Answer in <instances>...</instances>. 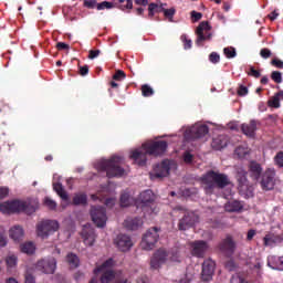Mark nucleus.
<instances>
[{"label":"nucleus","instance_id":"nucleus-13","mask_svg":"<svg viewBox=\"0 0 283 283\" xmlns=\"http://www.w3.org/2000/svg\"><path fill=\"white\" fill-rule=\"evenodd\" d=\"M25 208V201L13 200L0 205V211L3 213H21Z\"/></svg>","mask_w":283,"mask_h":283},{"label":"nucleus","instance_id":"nucleus-43","mask_svg":"<svg viewBox=\"0 0 283 283\" xmlns=\"http://www.w3.org/2000/svg\"><path fill=\"white\" fill-rule=\"evenodd\" d=\"M44 205L52 211H54V209H56V201L52 200L50 197L44 198Z\"/></svg>","mask_w":283,"mask_h":283},{"label":"nucleus","instance_id":"nucleus-53","mask_svg":"<svg viewBox=\"0 0 283 283\" xmlns=\"http://www.w3.org/2000/svg\"><path fill=\"white\" fill-rule=\"evenodd\" d=\"M272 52L269 50V49H261V51H260V56L262 57V59H271V56H272Z\"/></svg>","mask_w":283,"mask_h":283},{"label":"nucleus","instance_id":"nucleus-29","mask_svg":"<svg viewBox=\"0 0 283 283\" xmlns=\"http://www.w3.org/2000/svg\"><path fill=\"white\" fill-rule=\"evenodd\" d=\"M66 262L70 269H78V265L81 264V260L78 259V255L72 252L66 255Z\"/></svg>","mask_w":283,"mask_h":283},{"label":"nucleus","instance_id":"nucleus-63","mask_svg":"<svg viewBox=\"0 0 283 283\" xmlns=\"http://www.w3.org/2000/svg\"><path fill=\"white\" fill-rule=\"evenodd\" d=\"M178 283H191V277L187 274L184 275V277H181Z\"/></svg>","mask_w":283,"mask_h":283},{"label":"nucleus","instance_id":"nucleus-30","mask_svg":"<svg viewBox=\"0 0 283 283\" xmlns=\"http://www.w3.org/2000/svg\"><path fill=\"white\" fill-rule=\"evenodd\" d=\"M53 190L60 196L62 200H69L70 197L67 196V192L63 188V184L61 182H55L53 184Z\"/></svg>","mask_w":283,"mask_h":283},{"label":"nucleus","instance_id":"nucleus-2","mask_svg":"<svg viewBox=\"0 0 283 283\" xmlns=\"http://www.w3.org/2000/svg\"><path fill=\"white\" fill-rule=\"evenodd\" d=\"M203 189L206 193H213L216 189H224L231 185L229 176L227 174H221L220 171L209 170L207 171L202 179Z\"/></svg>","mask_w":283,"mask_h":283},{"label":"nucleus","instance_id":"nucleus-6","mask_svg":"<svg viewBox=\"0 0 283 283\" xmlns=\"http://www.w3.org/2000/svg\"><path fill=\"white\" fill-rule=\"evenodd\" d=\"M56 231H59V222L56 220H42L36 224V233L43 240H46Z\"/></svg>","mask_w":283,"mask_h":283},{"label":"nucleus","instance_id":"nucleus-28","mask_svg":"<svg viewBox=\"0 0 283 283\" xmlns=\"http://www.w3.org/2000/svg\"><path fill=\"white\" fill-rule=\"evenodd\" d=\"M9 235L12 240H14V242L21 240V238H23V228L20 226L11 228L9 231Z\"/></svg>","mask_w":283,"mask_h":283},{"label":"nucleus","instance_id":"nucleus-12","mask_svg":"<svg viewBox=\"0 0 283 283\" xmlns=\"http://www.w3.org/2000/svg\"><path fill=\"white\" fill-rule=\"evenodd\" d=\"M171 171V161L169 159H164L160 164L154 167L153 172H150V180H156V178H167Z\"/></svg>","mask_w":283,"mask_h":283},{"label":"nucleus","instance_id":"nucleus-52","mask_svg":"<svg viewBox=\"0 0 283 283\" xmlns=\"http://www.w3.org/2000/svg\"><path fill=\"white\" fill-rule=\"evenodd\" d=\"M9 193H10V188L0 187V200H3L4 198H8Z\"/></svg>","mask_w":283,"mask_h":283},{"label":"nucleus","instance_id":"nucleus-33","mask_svg":"<svg viewBox=\"0 0 283 283\" xmlns=\"http://www.w3.org/2000/svg\"><path fill=\"white\" fill-rule=\"evenodd\" d=\"M73 205L75 207H78L80 205H87V195L86 193H76L74 197H73Z\"/></svg>","mask_w":283,"mask_h":283},{"label":"nucleus","instance_id":"nucleus-4","mask_svg":"<svg viewBox=\"0 0 283 283\" xmlns=\"http://www.w3.org/2000/svg\"><path fill=\"white\" fill-rule=\"evenodd\" d=\"M151 205H154V192L151 190L140 192L139 198L135 200V207L142 209L144 216H146V213H155Z\"/></svg>","mask_w":283,"mask_h":283},{"label":"nucleus","instance_id":"nucleus-37","mask_svg":"<svg viewBox=\"0 0 283 283\" xmlns=\"http://www.w3.org/2000/svg\"><path fill=\"white\" fill-rule=\"evenodd\" d=\"M154 94H155L154 88H151L149 84L142 85V95L145 98H149V96H154Z\"/></svg>","mask_w":283,"mask_h":283},{"label":"nucleus","instance_id":"nucleus-50","mask_svg":"<svg viewBox=\"0 0 283 283\" xmlns=\"http://www.w3.org/2000/svg\"><path fill=\"white\" fill-rule=\"evenodd\" d=\"M269 103L270 107H274L275 109H277L280 107V97L274 95Z\"/></svg>","mask_w":283,"mask_h":283},{"label":"nucleus","instance_id":"nucleus-56","mask_svg":"<svg viewBox=\"0 0 283 283\" xmlns=\"http://www.w3.org/2000/svg\"><path fill=\"white\" fill-rule=\"evenodd\" d=\"M101 54V50H91L88 52V59L94 60L97 59V56H99Z\"/></svg>","mask_w":283,"mask_h":283},{"label":"nucleus","instance_id":"nucleus-55","mask_svg":"<svg viewBox=\"0 0 283 283\" xmlns=\"http://www.w3.org/2000/svg\"><path fill=\"white\" fill-rule=\"evenodd\" d=\"M249 94V88L244 85H240L238 88V95L239 96H247Z\"/></svg>","mask_w":283,"mask_h":283},{"label":"nucleus","instance_id":"nucleus-24","mask_svg":"<svg viewBox=\"0 0 283 283\" xmlns=\"http://www.w3.org/2000/svg\"><path fill=\"white\" fill-rule=\"evenodd\" d=\"M227 145H229V136L227 135H219L214 137L211 143L212 149H216L217 151H221Z\"/></svg>","mask_w":283,"mask_h":283},{"label":"nucleus","instance_id":"nucleus-17","mask_svg":"<svg viewBox=\"0 0 283 283\" xmlns=\"http://www.w3.org/2000/svg\"><path fill=\"white\" fill-rule=\"evenodd\" d=\"M209 134V126L207 124H195L190 129H189V138L191 140H198V138H205Z\"/></svg>","mask_w":283,"mask_h":283},{"label":"nucleus","instance_id":"nucleus-40","mask_svg":"<svg viewBox=\"0 0 283 283\" xmlns=\"http://www.w3.org/2000/svg\"><path fill=\"white\" fill-rule=\"evenodd\" d=\"M112 8H114V3L109 1H103L96 6L97 10H112Z\"/></svg>","mask_w":283,"mask_h":283},{"label":"nucleus","instance_id":"nucleus-34","mask_svg":"<svg viewBox=\"0 0 283 283\" xmlns=\"http://www.w3.org/2000/svg\"><path fill=\"white\" fill-rule=\"evenodd\" d=\"M102 273L101 283H109L116 277V274L112 270H104Z\"/></svg>","mask_w":283,"mask_h":283},{"label":"nucleus","instance_id":"nucleus-3","mask_svg":"<svg viewBox=\"0 0 283 283\" xmlns=\"http://www.w3.org/2000/svg\"><path fill=\"white\" fill-rule=\"evenodd\" d=\"M96 169L97 171H105L108 178H123L125 176L122 156H113L109 159L98 161Z\"/></svg>","mask_w":283,"mask_h":283},{"label":"nucleus","instance_id":"nucleus-61","mask_svg":"<svg viewBox=\"0 0 283 283\" xmlns=\"http://www.w3.org/2000/svg\"><path fill=\"white\" fill-rule=\"evenodd\" d=\"M226 269H229L230 271H233L235 269V262L233 260H230L226 263Z\"/></svg>","mask_w":283,"mask_h":283},{"label":"nucleus","instance_id":"nucleus-58","mask_svg":"<svg viewBox=\"0 0 283 283\" xmlns=\"http://www.w3.org/2000/svg\"><path fill=\"white\" fill-rule=\"evenodd\" d=\"M191 19L195 22L200 21V19H202V14L198 11H191Z\"/></svg>","mask_w":283,"mask_h":283},{"label":"nucleus","instance_id":"nucleus-11","mask_svg":"<svg viewBox=\"0 0 283 283\" xmlns=\"http://www.w3.org/2000/svg\"><path fill=\"white\" fill-rule=\"evenodd\" d=\"M260 186L263 191H272L275 187V169L268 168L260 179Z\"/></svg>","mask_w":283,"mask_h":283},{"label":"nucleus","instance_id":"nucleus-57","mask_svg":"<svg viewBox=\"0 0 283 283\" xmlns=\"http://www.w3.org/2000/svg\"><path fill=\"white\" fill-rule=\"evenodd\" d=\"M90 74V66L84 65L80 66V75L81 76H87Z\"/></svg>","mask_w":283,"mask_h":283},{"label":"nucleus","instance_id":"nucleus-44","mask_svg":"<svg viewBox=\"0 0 283 283\" xmlns=\"http://www.w3.org/2000/svg\"><path fill=\"white\" fill-rule=\"evenodd\" d=\"M209 61H210V63H213L214 65L220 63V54H218V52H211L209 54Z\"/></svg>","mask_w":283,"mask_h":283},{"label":"nucleus","instance_id":"nucleus-62","mask_svg":"<svg viewBox=\"0 0 283 283\" xmlns=\"http://www.w3.org/2000/svg\"><path fill=\"white\" fill-rule=\"evenodd\" d=\"M191 44H192L191 40L185 38V41H184L185 50H191Z\"/></svg>","mask_w":283,"mask_h":283},{"label":"nucleus","instance_id":"nucleus-22","mask_svg":"<svg viewBox=\"0 0 283 283\" xmlns=\"http://www.w3.org/2000/svg\"><path fill=\"white\" fill-rule=\"evenodd\" d=\"M258 125H260V123H258V120L252 119L250 120V123H243L241 125V132L242 134H244V136H248V138H255V132H258Z\"/></svg>","mask_w":283,"mask_h":283},{"label":"nucleus","instance_id":"nucleus-21","mask_svg":"<svg viewBox=\"0 0 283 283\" xmlns=\"http://www.w3.org/2000/svg\"><path fill=\"white\" fill-rule=\"evenodd\" d=\"M81 235L86 247H94V243L96 242V232L94 231V228L90 224L84 226Z\"/></svg>","mask_w":283,"mask_h":283},{"label":"nucleus","instance_id":"nucleus-60","mask_svg":"<svg viewBox=\"0 0 283 283\" xmlns=\"http://www.w3.org/2000/svg\"><path fill=\"white\" fill-rule=\"evenodd\" d=\"M56 49L57 50H70V44L65 42H57L56 43Z\"/></svg>","mask_w":283,"mask_h":283},{"label":"nucleus","instance_id":"nucleus-49","mask_svg":"<svg viewBox=\"0 0 283 283\" xmlns=\"http://www.w3.org/2000/svg\"><path fill=\"white\" fill-rule=\"evenodd\" d=\"M164 14H165V17H167V19H169V21H172L174 20V14H176V9H174V8L165 9Z\"/></svg>","mask_w":283,"mask_h":283},{"label":"nucleus","instance_id":"nucleus-31","mask_svg":"<svg viewBox=\"0 0 283 283\" xmlns=\"http://www.w3.org/2000/svg\"><path fill=\"white\" fill-rule=\"evenodd\" d=\"M114 266V259H107L103 265H99L94 269L95 275H98V273H103V271H107V269H112Z\"/></svg>","mask_w":283,"mask_h":283},{"label":"nucleus","instance_id":"nucleus-26","mask_svg":"<svg viewBox=\"0 0 283 283\" xmlns=\"http://www.w3.org/2000/svg\"><path fill=\"white\" fill-rule=\"evenodd\" d=\"M243 208L244 206H242L241 202L238 200L230 201L226 205V211H228L229 213H238Z\"/></svg>","mask_w":283,"mask_h":283},{"label":"nucleus","instance_id":"nucleus-45","mask_svg":"<svg viewBox=\"0 0 283 283\" xmlns=\"http://www.w3.org/2000/svg\"><path fill=\"white\" fill-rule=\"evenodd\" d=\"M248 76H253V78H260L262 76V73H260V71L255 70V67L250 66Z\"/></svg>","mask_w":283,"mask_h":283},{"label":"nucleus","instance_id":"nucleus-18","mask_svg":"<svg viewBox=\"0 0 283 283\" xmlns=\"http://www.w3.org/2000/svg\"><path fill=\"white\" fill-rule=\"evenodd\" d=\"M165 262H167V250L159 249L154 253L153 258L150 259V269H154L156 271L160 266H163Z\"/></svg>","mask_w":283,"mask_h":283},{"label":"nucleus","instance_id":"nucleus-59","mask_svg":"<svg viewBox=\"0 0 283 283\" xmlns=\"http://www.w3.org/2000/svg\"><path fill=\"white\" fill-rule=\"evenodd\" d=\"M24 283H36V281L34 280L33 275L30 274L29 272L25 273V277H24Z\"/></svg>","mask_w":283,"mask_h":283},{"label":"nucleus","instance_id":"nucleus-51","mask_svg":"<svg viewBox=\"0 0 283 283\" xmlns=\"http://www.w3.org/2000/svg\"><path fill=\"white\" fill-rule=\"evenodd\" d=\"M274 161L277 165V167H283V151H280L274 157Z\"/></svg>","mask_w":283,"mask_h":283},{"label":"nucleus","instance_id":"nucleus-27","mask_svg":"<svg viewBox=\"0 0 283 283\" xmlns=\"http://www.w3.org/2000/svg\"><path fill=\"white\" fill-rule=\"evenodd\" d=\"M20 251L21 253H25L27 255H32L34 254V251H36V247L32 241L24 242L20 244Z\"/></svg>","mask_w":283,"mask_h":283},{"label":"nucleus","instance_id":"nucleus-42","mask_svg":"<svg viewBox=\"0 0 283 283\" xmlns=\"http://www.w3.org/2000/svg\"><path fill=\"white\" fill-rule=\"evenodd\" d=\"M271 78L272 81H274V83H277V84L282 83V72L273 71L271 73Z\"/></svg>","mask_w":283,"mask_h":283},{"label":"nucleus","instance_id":"nucleus-15","mask_svg":"<svg viewBox=\"0 0 283 283\" xmlns=\"http://www.w3.org/2000/svg\"><path fill=\"white\" fill-rule=\"evenodd\" d=\"M36 269L46 273V275H52L56 271V259L49 258L38 261Z\"/></svg>","mask_w":283,"mask_h":283},{"label":"nucleus","instance_id":"nucleus-36","mask_svg":"<svg viewBox=\"0 0 283 283\" xmlns=\"http://www.w3.org/2000/svg\"><path fill=\"white\" fill-rule=\"evenodd\" d=\"M263 242L265 247H273V244H275V242H280V237L275 235V234H266L263 238Z\"/></svg>","mask_w":283,"mask_h":283},{"label":"nucleus","instance_id":"nucleus-47","mask_svg":"<svg viewBox=\"0 0 283 283\" xmlns=\"http://www.w3.org/2000/svg\"><path fill=\"white\" fill-rule=\"evenodd\" d=\"M119 3H126L122 6V10H132L134 8V2L132 0H118Z\"/></svg>","mask_w":283,"mask_h":283},{"label":"nucleus","instance_id":"nucleus-16","mask_svg":"<svg viewBox=\"0 0 283 283\" xmlns=\"http://www.w3.org/2000/svg\"><path fill=\"white\" fill-rule=\"evenodd\" d=\"M190 248H191V254L195 258H205L209 249V244L207 243V241L197 240V241L190 242Z\"/></svg>","mask_w":283,"mask_h":283},{"label":"nucleus","instance_id":"nucleus-1","mask_svg":"<svg viewBox=\"0 0 283 283\" xmlns=\"http://www.w3.org/2000/svg\"><path fill=\"white\" fill-rule=\"evenodd\" d=\"M169 145L166 140L150 142L130 153L129 158L139 167L147 165V156H163Z\"/></svg>","mask_w":283,"mask_h":283},{"label":"nucleus","instance_id":"nucleus-19","mask_svg":"<svg viewBox=\"0 0 283 283\" xmlns=\"http://www.w3.org/2000/svg\"><path fill=\"white\" fill-rule=\"evenodd\" d=\"M115 244L117 249L125 253L134 247V241H132V237L127 234H118L115 239Z\"/></svg>","mask_w":283,"mask_h":283},{"label":"nucleus","instance_id":"nucleus-64","mask_svg":"<svg viewBox=\"0 0 283 283\" xmlns=\"http://www.w3.org/2000/svg\"><path fill=\"white\" fill-rule=\"evenodd\" d=\"M184 160L186 163H192L193 161V155H191L189 153H186L185 156H184Z\"/></svg>","mask_w":283,"mask_h":283},{"label":"nucleus","instance_id":"nucleus-35","mask_svg":"<svg viewBox=\"0 0 283 283\" xmlns=\"http://www.w3.org/2000/svg\"><path fill=\"white\" fill-rule=\"evenodd\" d=\"M18 258L14 254H9L6 258V264H7V269L8 271H12V269H17V262H18Z\"/></svg>","mask_w":283,"mask_h":283},{"label":"nucleus","instance_id":"nucleus-14","mask_svg":"<svg viewBox=\"0 0 283 283\" xmlns=\"http://www.w3.org/2000/svg\"><path fill=\"white\" fill-rule=\"evenodd\" d=\"M216 273V262L211 259H207L202 263L201 280L202 282H211L213 274Z\"/></svg>","mask_w":283,"mask_h":283},{"label":"nucleus","instance_id":"nucleus-25","mask_svg":"<svg viewBox=\"0 0 283 283\" xmlns=\"http://www.w3.org/2000/svg\"><path fill=\"white\" fill-rule=\"evenodd\" d=\"M249 171L253 180H260V176H262V165L256 161H251L249 165Z\"/></svg>","mask_w":283,"mask_h":283},{"label":"nucleus","instance_id":"nucleus-39","mask_svg":"<svg viewBox=\"0 0 283 283\" xmlns=\"http://www.w3.org/2000/svg\"><path fill=\"white\" fill-rule=\"evenodd\" d=\"M34 211H36V206L24 201V208L22 209V212L27 213L28 216H32Z\"/></svg>","mask_w":283,"mask_h":283},{"label":"nucleus","instance_id":"nucleus-10","mask_svg":"<svg viewBox=\"0 0 283 283\" xmlns=\"http://www.w3.org/2000/svg\"><path fill=\"white\" fill-rule=\"evenodd\" d=\"M91 218L96 227L103 229V227L107 224V211L105 210V207L93 206L91 208Z\"/></svg>","mask_w":283,"mask_h":283},{"label":"nucleus","instance_id":"nucleus-5","mask_svg":"<svg viewBox=\"0 0 283 283\" xmlns=\"http://www.w3.org/2000/svg\"><path fill=\"white\" fill-rule=\"evenodd\" d=\"M160 228L153 227L147 230V232L144 234L142 239L140 247L144 251H151L156 248V243L158 242L160 238Z\"/></svg>","mask_w":283,"mask_h":283},{"label":"nucleus","instance_id":"nucleus-8","mask_svg":"<svg viewBox=\"0 0 283 283\" xmlns=\"http://www.w3.org/2000/svg\"><path fill=\"white\" fill-rule=\"evenodd\" d=\"M237 182L241 196H247L248 198L253 196V186L249 184V179H247V171L239 170L237 172Z\"/></svg>","mask_w":283,"mask_h":283},{"label":"nucleus","instance_id":"nucleus-38","mask_svg":"<svg viewBox=\"0 0 283 283\" xmlns=\"http://www.w3.org/2000/svg\"><path fill=\"white\" fill-rule=\"evenodd\" d=\"M223 54L227 56V59H235V56H238V53L235 52V48L233 46L224 48Z\"/></svg>","mask_w":283,"mask_h":283},{"label":"nucleus","instance_id":"nucleus-9","mask_svg":"<svg viewBox=\"0 0 283 283\" xmlns=\"http://www.w3.org/2000/svg\"><path fill=\"white\" fill-rule=\"evenodd\" d=\"M196 34H197V40H196V45H198V48H202V43H205V41H211V25L209 24L208 21H202L201 23H199V25L197 27L196 30Z\"/></svg>","mask_w":283,"mask_h":283},{"label":"nucleus","instance_id":"nucleus-54","mask_svg":"<svg viewBox=\"0 0 283 283\" xmlns=\"http://www.w3.org/2000/svg\"><path fill=\"white\" fill-rule=\"evenodd\" d=\"M271 65H273L274 67H277V70H283V62H282V60L273 59L271 61Z\"/></svg>","mask_w":283,"mask_h":283},{"label":"nucleus","instance_id":"nucleus-46","mask_svg":"<svg viewBox=\"0 0 283 283\" xmlns=\"http://www.w3.org/2000/svg\"><path fill=\"white\" fill-rule=\"evenodd\" d=\"M126 74L124 71L118 70L116 73L113 75V81H123V78H126Z\"/></svg>","mask_w":283,"mask_h":283},{"label":"nucleus","instance_id":"nucleus-7","mask_svg":"<svg viewBox=\"0 0 283 283\" xmlns=\"http://www.w3.org/2000/svg\"><path fill=\"white\" fill-rule=\"evenodd\" d=\"M176 211H185L182 219L179 220L178 229L179 231H187V229H191V227L198 222V214L193 211H186L182 206H177L175 208Z\"/></svg>","mask_w":283,"mask_h":283},{"label":"nucleus","instance_id":"nucleus-48","mask_svg":"<svg viewBox=\"0 0 283 283\" xmlns=\"http://www.w3.org/2000/svg\"><path fill=\"white\" fill-rule=\"evenodd\" d=\"M98 3L96 0H84V8H88V10H94Z\"/></svg>","mask_w":283,"mask_h":283},{"label":"nucleus","instance_id":"nucleus-41","mask_svg":"<svg viewBox=\"0 0 283 283\" xmlns=\"http://www.w3.org/2000/svg\"><path fill=\"white\" fill-rule=\"evenodd\" d=\"M271 260H275V258H270L268 259V266H270V269H277L279 271H283V261L282 259L277 258V262H279V265H271Z\"/></svg>","mask_w":283,"mask_h":283},{"label":"nucleus","instance_id":"nucleus-23","mask_svg":"<svg viewBox=\"0 0 283 283\" xmlns=\"http://www.w3.org/2000/svg\"><path fill=\"white\" fill-rule=\"evenodd\" d=\"M124 227L128 231H138V229H140V227H143V219L138 218V217H135V218L128 217L124 221Z\"/></svg>","mask_w":283,"mask_h":283},{"label":"nucleus","instance_id":"nucleus-32","mask_svg":"<svg viewBox=\"0 0 283 283\" xmlns=\"http://www.w3.org/2000/svg\"><path fill=\"white\" fill-rule=\"evenodd\" d=\"M136 205V201H134V198L129 196V193L124 192L120 195L119 205L120 207H129L132 203Z\"/></svg>","mask_w":283,"mask_h":283},{"label":"nucleus","instance_id":"nucleus-20","mask_svg":"<svg viewBox=\"0 0 283 283\" xmlns=\"http://www.w3.org/2000/svg\"><path fill=\"white\" fill-rule=\"evenodd\" d=\"M219 250L222 251V253H226L227 255H233L235 253V241L233 240V237L231 234H228L220 243H219Z\"/></svg>","mask_w":283,"mask_h":283}]
</instances>
